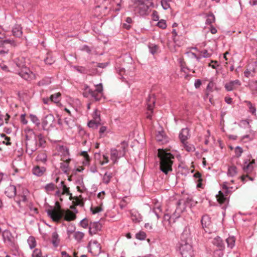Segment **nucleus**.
Masks as SVG:
<instances>
[{"mask_svg":"<svg viewBox=\"0 0 257 257\" xmlns=\"http://www.w3.org/2000/svg\"><path fill=\"white\" fill-rule=\"evenodd\" d=\"M46 171L44 167H40L39 166H34L32 169V173L38 177L42 176Z\"/></svg>","mask_w":257,"mask_h":257,"instance_id":"nucleus-22","label":"nucleus"},{"mask_svg":"<svg viewBox=\"0 0 257 257\" xmlns=\"http://www.w3.org/2000/svg\"><path fill=\"white\" fill-rule=\"evenodd\" d=\"M27 242L29 244V247L31 249H33L36 246V241L35 238L32 236H30L27 239Z\"/></svg>","mask_w":257,"mask_h":257,"instance_id":"nucleus-37","label":"nucleus"},{"mask_svg":"<svg viewBox=\"0 0 257 257\" xmlns=\"http://www.w3.org/2000/svg\"><path fill=\"white\" fill-rule=\"evenodd\" d=\"M222 250L223 249H221L220 248H219L218 250H216V251H215L214 256L216 257V255H217L218 257H222L223 255Z\"/></svg>","mask_w":257,"mask_h":257,"instance_id":"nucleus-64","label":"nucleus"},{"mask_svg":"<svg viewBox=\"0 0 257 257\" xmlns=\"http://www.w3.org/2000/svg\"><path fill=\"white\" fill-rule=\"evenodd\" d=\"M103 160L101 161L100 163L101 165H103L105 164H107L109 162L108 157L106 155H103L102 156Z\"/></svg>","mask_w":257,"mask_h":257,"instance_id":"nucleus-60","label":"nucleus"},{"mask_svg":"<svg viewBox=\"0 0 257 257\" xmlns=\"http://www.w3.org/2000/svg\"><path fill=\"white\" fill-rule=\"evenodd\" d=\"M254 138V133L250 132V134L244 135L241 137V141H244L245 139H247L248 141H250L253 140Z\"/></svg>","mask_w":257,"mask_h":257,"instance_id":"nucleus-46","label":"nucleus"},{"mask_svg":"<svg viewBox=\"0 0 257 257\" xmlns=\"http://www.w3.org/2000/svg\"><path fill=\"white\" fill-rule=\"evenodd\" d=\"M106 0H97L98 3L102 4V8L105 10L118 12L121 8L122 0H112L108 6L105 5L103 3Z\"/></svg>","mask_w":257,"mask_h":257,"instance_id":"nucleus-7","label":"nucleus"},{"mask_svg":"<svg viewBox=\"0 0 257 257\" xmlns=\"http://www.w3.org/2000/svg\"><path fill=\"white\" fill-rule=\"evenodd\" d=\"M70 159H67L65 162L61 163L60 168L64 173L67 174L69 171V163Z\"/></svg>","mask_w":257,"mask_h":257,"instance_id":"nucleus-31","label":"nucleus"},{"mask_svg":"<svg viewBox=\"0 0 257 257\" xmlns=\"http://www.w3.org/2000/svg\"><path fill=\"white\" fill-rule=\"evenodd\" d=\"M81 155L83 157L82 164L83 165L88 166L89 165L90 158L86 151H82Z\"/></svg>","mask_w":257,"mask_h":257,"instance_id":"nucleus-32","label":"nucleus"},{"mask_svg":"<svg viewBox=\"0 0 257 257\" xmlns=\"http://www.w3.org/2000/svg\"><path fill=\"white\" fill-rule=\"evenodd\" d=\"M0 67L5 72H8L9 69L7 65L5 64V63L2 62L0 63Z\"/></svg>","mask_w":257,"mask_h":257,"instance_id":"nucleus-62","label":"nucleus"},{"mask_svg":"<svg viewBox=\"0 0 257 257\" xmlns=\"http://www.w3.org/2000/svg\"><path fill=\"white\" fill-rule=\"evenodd\" d=\"M16 187L13 185H10L5 190V194L9 198H13L16 195Z\"/></svg>","mask_w":257,"mask_h":257,"instance_id":"nucleus-20","label":"nucleus"},{"mask_svg":"<svg viewBox=\"0 0 257 257\" xmlns=\"http://www.w3.org/2000/svg\"><path fill=\"white\" fill-rule=\"evenodd\" d=\"M55 117L52 114L46 115L42 119V126L44 131H49L52 127H54V122Z\"/></svg>","mask_w":257,"mask_h":257,"instance_id":"nucleus-10","label":"nucleus"},{"mask_svg":"<svg viewBox=\"0 0 257 257\" xmlns=\"http://www.w3.org/2000/svg\"><path fill=\"white\" fill-rule=\"evenodd\" d=\"M227 247L232 249L235 245V239L233 236H229L226 239Z\"/></svg>","mask_w":257,"mask_h":257,"instance_id":"nucleus-35","label":"nucleus"},{"mask_svg":"<svg viewBox=\"0 0 257 257\" xmlns=\"http://www.w3.org/2000/svg\"><path fill=\"white\" fill-rule=\"evenodd\" d=\"M102 210V208L100 207L96 206L91 208V211L92 214H94L97 213L101 212Z\"/></svg>","mask_w":257,"mask_h":257,"instance_id":"nucleus-57","label":"nucleus"},{"mask_svg":"<svg viewBox=\"0 0 257 257\" xmlns=\"http://www.w3.org/2000/svg\"><path fill=\"white\" fill-rule=\"evenodd\" d=\"M121 147L119 149H111L110 150V159L113 164L118 162V160L124 156L126 152V148L128 144L125 141L121 143Z\"/></svg>","mask_w":257,"mask_h":257,"instance_id":"nucleus-5","label":"nucleus"},{"mask_svg":"<svg viewBox=\"0 0 257 257\" xmlns=\"http://www.w3.org/2000/svg\"><path fill=\"white\" fill-rule=\"evenodd\" d=\"M64 123L65 124V129H71L75 125L74 120L71 118L66 117L64 120Z\"/></svg>","mask_w":257,"mask_h":257,"instance_id":"nucleus-24","label":"nucleus"},{"mask_svg":"<svg viewBox=\"0 0 257 257\" xmlns=\"http://www.w3.org/2000/svg\"><path fill=\"white\" fill-rule=\"evenodd\" d=\"M215 20L214 15L211 13L206 16L205 23L206 24L210 25L215 22Z\"/></svg>","mask_w":257,"mask_h":257,"instance_id":"nucleus-39","label":"nucleus"},{"mask_svg":"<svg viewBox=\"0 0 257 257\" xmlns=\"http://www.w3.org/2000/svg\"><path fill=\"white\" fill-rule=\"evenodd\" d=\"M189 136V131L187 128L182 129L181 132L179 134V138L181 143L186 141Z\"/></svg>","mask_w":257,"mask_h":257,"instance_id":"nucleus-23","label":"nucleus"},{"mask_svg":"<svg viewBox=\"0 0 257 257\" xmlns=\"http://www.w3.org/2000/svg\"><path fill=\"white\" fill-rule=\"evenodd\" d=\"M3 44L0 45V55H5L8 53L9 49L4 48Z\"/></svg>","mask_w":257,"mask_h":257,"instance_id":"nucleus-59","label":"nucleus"},{"mask_svg":"<svg viewBox=\"0 0 257 257\" xmlns=\"http://www.w3.org/2000/svg\"><path fill=\"white\" fill-rule=\"evenodd\" d=\"M203 228L208 227L211 224L210 218L208 215H205L202 217L201 220Z\"/></svg>","mask_w":257,"mask_h":257,"instance_id":"nucleus-28","label":"nucleus"},{"mask_svg":"<svg viewBox=\"0 0 257 257\" xmlns=\"http://www.w3.org/2000/svg\"><path fill=\"white\" fill-rule=\"evenodd\" d=\"M87 248L89 252L93 256H97L101 252L100 244L95 240L89 241Z\"/></svg>","mask_w":257,"mask_h":257,"instance_id":"nucleus-11","label":"nucleus"},{"mask_svg":"<svg viewBox=\"0 0 257 257\" xmlns=\"http://www.w3.org/2000/svg\"><path fill=\"white\" fill-rule=\"evenodd\" d=\"M60 242L59 236L57 231H54L52 234V243L55 247L58 246Z\"/></svg>","mask_w":257,"mask_h":257,"instance_id":"nucleus-26","label":"nucleus"},{"mask_svg":"<svg viewBox=\"0 0 257 257\" xmlns=\"http://www.w3.org/2000/svg\"><path fill=\"white\" fill-rule=\"evenodd\" d=\"M216 198L217 201L220 204H223L226 205L228 203V198L227 194H224L223 193L219 191L218 194L216 195Z\"/></svg>","mask_w":257,"mask_h":257,"instance_id":"nucleus-21","label":"nucleus"},{"mask_svg":"<svg viewBox=\"0 0 257 257\" xmlns=\"http://www.w3.org/2000/svg\"><path fill=\"white\" fill-rule=\"evenodd\" d=\"M96 88L92 90L87 86H85L83 95L85 97L91 96L96 101H99L103 95V87L101 83L95 85Z\"/></svg>","mask_w":257,"mask_h":257,"instance_id":"nucleus-4","label":"nucleus"},{"mask_svg":"<svg viewBox=\"0 0 257 257\" xmlns=\"http://www.w3.org/2000/svg\"><path fill=\"white\" fill-rule=\"evenodd\" d=\"M234 151H235V153L236 156L237 157H240L243 152L242 149L239 146L236 147L235 148Z\"/></svg>","mask_w":257,"mask_h":257,"instance_id":"nucleus-49","label":"nucleus"},{"mask_svg":"<svg viewBox=\"0 0 257 257\" xmlns=\"http://www.w3.org/2000/svg\"><path fill=\"white\" fill-rule=\"evenodd\" d=\"M29 194V191L26 189H23V191L21 194H18V197H19V199L16 201L17 204L21 207V203L26 202L27 201V196Z\"/></svg>","mask_w":257,"mask_h":257,"instance_id":"nucleus-19","label":"nucleus"},{"mask_svg":"<svg viewBox=\"0 0 257 257\" xmlns=\"http://www.w3.org/2000/svg\"><path fill=\"white\" fill-rule=\"evenodd\" d=\"M191 233L189 226L184 227L183 231L181 235L180 241L178 245V248L182 257H192L193 255V249L191 243Z\"/></svg>","mask_w":257,"mask_h":257,"instance_id":"nucleus-1","label":"nucleus"},{"mask_svg":"<svg viewBox=\"0 0 257 257\" xmlns=\"http://www.w3.org/2000/svg\"><path fill=\"white\" fill-rule=\"evenodd\" d=\"M157 26L162 29H165L167 27L166 21L164 20H161L158 22Z\"/></svg>","mask_w":257,"mask_h":257,"instance_id":"nucleus-55","label":"nucleus"},{"mask_svg":"<svg viewBox=\"0 0 257 257\" xmlns=\"http://www.w3.org/2000/svg\"><path fill=\"white\" fill-rule=\"evenodd\" d=\"M63 195H67L72 197V193L70 192L69 188L67 187L64 182L62 181L59 185V189L55 192V195L56 197H61Z\"/></svg>","mask_w":257,"mask_h":257,"instance_id":"nucleus-12","label":"nucleus"},{"mask_svg":"<svg viewBox=\"0 0 257 257\" xmlns=\"http://www.w3.org/2000/svg\"><path fill=\"white\" fill-rule=\"evenodd\" d=\"M38 138L39 140L40 146L41 147H43L46 143L43 136L42 134H39L38 135Z\"/></svg>","mask_w":257,"mask_h":257,"instance_id":"nucleus-50","label":"nucleus"},{"mask_svg":"<svg viewBox=\"0 0 257 257\" xmlns=\"http://www.w3.org/2000/svg\"><path fill=\"white\" fill-rule=\"evenodd\" d=\"M10 44L12 46H16V42H15V41L14 40H12V39H6V40H4L3 41L2 44L4 45V44Z\"/></svg>","mask_w":257,"mask_h":257,"instance_id":"nucleus-53","label":"nucleus"},{"mask_svg":"<svg viewBox=\"0 0 257 257\" xmlns=\"http://www.w3.org/2000/svg\"><path fill=\"white\" fill-rule=\"evenodd\" d=\"M30 118L31 120L33 123H34L37 126H39L40 125V121L38 117L34 114H30Z\"/></svg>","mask_w":257,"mask_h":257,"instance_id":"nucleus-40","label":"nucleus"},{"mask_svg":"<svg viewBox=\"0 0 257 257\" xmlns=\"http://www.w3.org/2000/svg\"><path fill=\"white\" fill-rule=\"evenodd\" d=\"M81 226L84 228H86L88 226V220L86 219H83L80 221Z\"/></svg>","mask_w":257,"mask_h":257,"instance_id":"nucleus-61","label":"nucleus"},{"mask_svg":"<svg viewBox=\"0 0 257 257\" xmlns=\"http://www.w3.org/2000/svg\"><path fill=\"white\" fill-rule=\"evenodd\" d=\"M4 242L9 246L17 248V244L15 237L9 230H5L2 234Z\"/></svg>","mask_w":257,"mask_h":257,"instance_id":"nucleus-9","label":"nucleus"},{"mask_svg":"<svg viewBox=\"0 0 257 257\" xmlns=\"http://www.w3.org/2000/svg\"><path fill=\"white\" fill-rule=\"evenodd\" d=\"M132 220L135 222H139L141 221L142 218L139 214H132L131 216Z\"/></svg>","mask_w":257,"mask_h":257,"instance_id":"nucleus-48","label":"nucleus"},{"mask_svg":"<svg viewBox=\"0 0 257 257\" xmlns=\"http://www.w3.org/2000/svg\"><path fill=\"white\" fill-rule=\"evenodd\" d=\"M42 256V251L41 249L36 248L34 250L32 257H41Z\"/></svg>","mask_w":257,"mask_h":257,"instance_id":"nucleus-52","label":"nucleus"},{"mask_svg":"<svg viewBox=\"0 0 257 257\" xmlns=\"http://www.w3.org/2000/svg\"><path fill=\"white\" fill-rule=\"evenodd\" d=\"M153 3L149 0H137L136 3L135 11L141 16L148 14V10Z\"/></svg>","mask_w":257,"mask_h":257,"instance_id":"nucleus-6","label":"nucleus"},{"mask_svg":"<svg viewBox=\"0 0 257 257\" xmlns=\"http://www.w3.org/2000/svg\"><path fill=\"white\" fill-rule=\"evenodd\" d=\"M57 208L51 207L46 210L48 215L53 220L56 222L59 221L64 217L66 221L73 220L76 218V215L71 211L67 210H62L58 202L56 203Z\"/></svg>","mask_w":257,"mask_h":257,"instance_id":"nucleus-2","label":"nucleus"},{"mask_svg":"<svg viewBox=\"0 0 257 257\" xmlns=\"http://www.w3.org/2000/svg\"><path fill=\"white\" fill-rule=\"evenodd\" d=\"M111 177H112V176L110 173L106 172L104 174L103 177V182L106 184H108L110 182Z\"/></svg>","mask_w":257,"mask_h":257,"instance_id":"nucleus-43","label":"nucleus"},{"mask_svg":"<svg viewBox=\"0 0 257 257\" xmlns=\"http://www.w3.org/2000/svg\"><path fill=\"white\" fill-rule=\"evenodd\" d=\"M158 157L160 158V168L162 172L167 174L172 171V165L174 156L170 153L166 152L163 150H158Z\"/></svg>","mask_w":257,"mask_h":257,"instance_id":"nucleus-3","label":"nucleus"},{"mask_svg":"<svg viewBox=\"0 0 257 257\" xmlns=\"http://www.w3.org/2000/svg\"><path fill=\"white\" fill-rule=\"evenodd\" d=\"M155 103V98L154 95H150L147 98V108L150 113H148L147 118L149 119L152 118L151 113L153 112V107Z\"/></svg>","mask_w":257,"mask_h":257,"instance_id":"nucleus-15","label":"nucleus"},{"mask_svg":"<svg viewBox=\"0 0 257 257\" xmlns=\"http://www.w3.org/2000/svg\"><path fill=\"white\" fill-rule=\"evenodd\" d=\"M136 237L137 239L143 240L145 239L146 238V234L144 231H140L138 233H136Z\"/></svg>","mask_w":257,"mask_h":257,"instance_id":"nucleus-45","label":"nucleus"},{"mask_svg":"<svg viewBox=\"0 0 257 257\" xmlns=\"http://www.w3.org/2000/svg\"><path fill=\"white\" fill-rule=\"evenodd\" d=\"M26 152L29 155H32L37 149V141L34 138L32 140L26 142Z\"/></svg>","mask_w":257,"mask_h":257,"instance_id":"nucleus-14","label":"nucleus"},{"mask_svg":"<svg viewBox=\"0 0 257 257\" xmlns=\"http://www.w3.org/2000/svg\"><path fill=\"white\" fill-rule=\"evenodd\" d=\"M248 107L249 108V111L253 115H256V108L250 101L246 102Z\"/></svg>","mask_w":257,"mask_h":257,"instance_id":"nucleus-42","label":"nucleus"},{"mask_svg":"<svg viewBox=\"0 0 257 257\" xmlns=\"http://www.w3.org/2000/svg\"><path fill=\"white\" fill-rule=\"evenodd\" d=\"M44 188L47 192L52 191L54 190L55 188V185L53 183H50L47 184L45 186Z\"/></svg>","mask_w":257,"mask_h":257,"instance_id":"nucleus-44","label":"nucleus"},{"mask_svg":"<svg viewBox=\"0 0 257 257\" xmlns=\"http://www.w3.org/2000/svg\"><path fill=\"white\" fill-rule=\"evenodd\" d=\"M36 160L37 161L45 163L47 160V156L45 153H40L37 156Z\"/></svg>","mask_w":257,"mask_h":257,"instance_id":"nucleus-38","label":"nucleus"},{"mask_svg":"<svg viewBox=\"0 0 257 257\" xmlns=\"http://www.w3.org/2000/svg\"><path fill=\"white\" fill-rule=\"evenodd\" d=\"M237 173V168L235 166H232L228 168L227 176L228 177H234Z\"/></svg>","mask_w":257,"mask_h":257,"instance_id":"nucleus-33","label":"nucleus"},{"mask_svg":"<svg viewBox=\"0 0 257 257\" xmlns=\"http://www.w3.org/2000/svg\"><path fill=\"white\" fill-rule=\"evenodd\" d=\"M18 74L22 78L29 81H32L36 78V74L27 67H22Z\"/></svg>","mask_w":257,"mask_h":257,"instance_id":"nucleus-8","label":"nucleus"},{"mask_svg":"<svg viewBox=\"0 0 257 257\" xmlns=\"http://www.w3.org/2000/svg\"><path fill=\"white\" fill-rule=\"evenodd\" d=\"M149 49H150V52L152 54H154L157 51L158 47L157 45H156L155 44H151L149 46Z\"/></svg>","mask_w":257,"mask_h":257,"instance_id":"nucleus-58","label":"nucleus"},{"mask_svg":"<svg viewBox=\"0 0 257 257\" xmlns=\"http://www.w3.org/2000/svg\"><path fill=\"white\" fill-rule=\"evenodd\" d=\"M171 216L168 214H165L164 216L163 222H168V224H170Z\"/></svg>","mask_w":257,"mask_h":257,"instance_id":"nucleus-63","label":"nucleus"},{"mask_svg":"<svg viewBox=\"0 0 257 257\" xmlns=\"http://www.w3.org/2000/svg\"><path fill=\"white\" fill-rule=\"evenodd\" d=\"M171 0H161V6L164 10H168L170 8V2Z\"/></svg>","mask_w":257,"mask_h":257,"instance_id":"nucleus-41","label":"nucleus"},{"mask_svg":"<svg viewBox=\"0 0 257 257\" xmlns=\"http://www.w3.org/2000/svg\"><path fill=\"white\" fill-rule=\"evenodd\" d=\"M182 143L183 148L187 152H190L195 151V148L193 145L188 144L186 141Z\"/></svg>","mask_w":257,"mask_h":257,"instance_id":"nucleus-34","label":"nucleus"},{"mask_svg":"<svg viewBox=\"0 0 257 257\" xmlns=\"http://www.w3.org/2000/svg\"><path fill=\"white\" fill-rule=\"evenodd\" d=\"M212 243L214 245H216L221 249H223L224 248L222 240L219 236L215 237L212 241Z\"/></svg>","mask_w":257,"mask_h":257,"instance_id":"nucleus-29","label":"nucleus"},{"mask_svg":"<svg viewBox=\"0 0 257 257\" xmlns=\"http://www.w3.org/2000/svg\"><path fill=\"white\" fill-rule=\"evenodd\" d=\"M251 89L257 92V81H252L249 84Z\"/></svg>","mask_w":257,"mask_h":257,"instance_id":"nucleus-51","label":"nucleus"},{"mask_svg":"<svg viewBox=\"0 0 257 257\" xmlns=\"http://www.w3.org/2000/svg\"><path fill=\"white\" fill-rule=\"evenodd\" d=\"M214 85L215 84L212 80L210 81L206 88L208 92H212L213 91V88L214 87Z\"/></svg>","mask_w":257,"mask_h":257,"instance_id":"nucleus-56","label":"nucleus"},{"mask_svg":"<svg viewBox=\"0 0 257 257\" xmlns=\"http://www.w3.org/2000/svg\"><path fill=\"white\" fill-rule=\"evenodd\" d=\"M254 70H249L248 69H247L244 72V75L246 77H253L254 76Z\"/></svg>","mask_w":257,"mask_h":257,"instance_id":"nucleus-47","label":"nucleus"},{"mask_svg":"<svg viewBox=\"0 0 257 257\" xmlns=\"http://www.w3.org/2000/svg\"><path fill=\"white\" fill-rule=\"evenodd\" d=\"M240 85L241 83L239 80H235L233 81H231L228 83H226L225 85V88L227 91H230L236 89L237 87L240 86Z\"/></svg>","mask_w":257,"mask_h":257,"instance_id":"nucleus-18","label":"nucleus"},{"mask_svg":"<svg viewBox=\"0 0 257 257\" xmlns=\"http://www.w3.org/2000/svg\"><path fill=\"white\" fill-rule=\"evenodd\" d=\"M45 63L48 65H51L54 62L53 58L50 56H48L44 60Z\"/></svg>","mask_w":257,"mask_h":257,"instance_id":"nucleus-54","label":"nucleus"},{"mask_svg":"<svg viewBox=\"0 0 257 257\" xmlns=\"http://www.w3.org/2000/svg\"><path fill=\"white\" fill-rule=\"evenodd\" d=\"M61 94L60 92L52 94L50 96L51 101L56 103H59L61 100Z\"/></svg>","mask_w":257,"mask_h":257,"instance_id":"nucleus-36","label":"nucleus"},{"mask_svg":"<svg viewBox=\"0 0 257 257\" xmlns=\"http://www.w3.org/2000/svg\"><path fill=\"white\" fill-rule=\"evenodd\" d=\"M101 227L102 225L99 221L91 222L89 226V232L90 235H92L100 231Z\"/></svg>","mask_w":257,"mask_h":257,"instance_id":"nucleus-16","label":"nucleus"},{"mask_svg":"<svg viewBox=\"0 0 257 257\" xmlns=\"http://www.w3.org/2000/svg\"><path fill=\"white\" fill-rule=\"evenodd\" d=\"M156 140L158 142H161L163 144L167 142L166 136L164 132L162 130L158 132L156 135Z\"/></svg>","mask_w":257,"mask_h":257,"instance_id":"nucleus-25","label":"nucleus"},{"mask_svg":"<svg viewBox=\"0 0 257 257\" xmlns=\"http://www.w3.org/2000/svg\"><path fill=\"white\" fill-rule=\"evenodd\" d=\"M255 161L254 159L252 160L249 163H248L247 161H244L242 166V169L244 172L246 173L251 172L255 167Z\"/></svg>","mask_w":257,"mask_h":257,"instance_id":"nucleus-17","label":"nucleus"},{"mask_svg":"<svg viewBox=\"0 0 257 257\" xmlns=\"http://www.w3.org/2000/svg\"><path fill=\"white\" fill-rule=\"evenodd\" d=\"M84 236V233L81 231L74 232L73 237L77 242H81Z\"/></svg>","mask_w":257,"mask_h":257,"instance_id":"nucleus-30","label":"nucleus"},{"mask_svg":"<svg viewBox=\"0 0 257 257\" xmlns=\"http://www.w3.org/2000/svg\"><path fill=\"white\" fill-rule=\"evenodd\" d=\"M92 117L93 119L89 121L88 125L89 127L96 128L100 124L101 121L100 114L96 109L94 110L92 114Z\"/></svg>","mask_w":257,"mask_h":257,"instance_id":"nucleus-13","label":"nucleus"},{"mask_svg":"<svg viewBox=\"0 0 257 257\" xmlns=\"http://www.w3.org/2000/svg\"><path fill=\"white\" fill-rule=\"evenodd\" d=\"M12 32L14 36L20 37L22 35V28L21 25L16 24L12 29Z\"/></svg>","mask_w":257,"mask_h":257,"instance_id":"nucleus-27","label":"nucleus"}]
</instances>
